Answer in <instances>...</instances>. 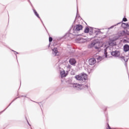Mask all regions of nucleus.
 <instances>
[{"label": "nucleus", "mask_w": 129, "mask_h": 129, "mask_svg": "<svg viewBox=\"0 0 129 129\" xmlns=\"http://www.w3.org/2000/svg\"><path fill=\"white\" fill-rule=\"evenodd\" d=\"M123 50L124 52H127L129 50V45L127 44H125L123 46Z\"/></svg>", "instance_id": "obj_15"}, {"label": "nucleus", "mask_w": 129, "mask_h": 129, "mask_svg": "<svg viewBox=\"0 0 129 129\" xmlns=\"http://www.w3.org/2000/svg\"><path fill=\"white\" fill-rule=\"evenodd\" d=\"M17 54H19V53L17 52Z\"/></svg>", "instance_id": "obj_25"}, {"label": "nucleus", "mask_w": 129, "mask_h": 129, "mask_svg": "<svg viewBox=\"0 0 129 129\" xmlns=\"http://www.w3.org/2000/svg\"><path fill=\"white\" fill-rule=\"evenodd\" d=\"M118 37L119 38V37H122V36H124V35H125V31H124V30L120 31L118 33Z\"/></svg>", "instance_id": "obj_13"}, {"label": "nucleus", "mask_w": 129, "mask_h": 129, "mask_svg": "<svg viewBox=\"0 0 129 129\" xmlns=\"http://www.w3.org/2000/svg\"><path fill=\"white\" fill-rule=\"evenodd\" d=\"M60 74L61 78L63 77H66L67 75H68V71H66L65 72L64 70L62 69L60 71Z\"/></svg>", "instance_id": "obj_6"}, {"label": "nucleus", "mask_w": 129, "mask_h": 129, "mask_svg": "<svg viewBox=\"0 0 129 129\" xmlns=\"http://www.w3.org/2000/svg\"><path fill=\"white\" fill-rule=\"evenodd\" d=\"M90 47H95V49H99V48H101L102 47H105V44H103L102 45V43L100 42H92V43H91L90 44Z\"/></svg>", "instance_id": "obj_2"}, {"label": "nucleus", "mask_w": 129, "mask_h": 129, "mask_svg": "<svg viewBox=\"0 0 129 129\" xmlns=\"http://www.w3.org/2000/svg\"><path fill=\"white\" fill-rule=\"evenodd\" d=\"M13 52H15V50H13Z\"/></svg>", "instance_id": "obj_23"}, {"label": "nucleus", "mask_w": 129, "mask_h": 129, "mask_svg": "<svg viewBox=\"0 0 129 129\" xmlns=\"http://www.w3.org/2000/svg\"><path fill=\"white\" fill-rule=\"evenodd\" d=\"M83 29V26L81 25H77L76 26V30H73L74 33H76V32H79V31H81Z\"/></svg>", "instance_id": "obj_7"}, {"label": "nucleus", "mask_w": 129, "mask_h": 129, "mask_svg": "<svg viewBox=\"0 0 129 129\" xmlns=\"http://www.w3.org/2000/svg\"><path fill=\"white\" fill-rule=\"evenodd\" d=\"M52 54L54 56H58L59 55V52H58L57 48H54L52 49Z\"/></svg>", "instance_id": "obj_12"}, {"label": "nucleus", "mask_w": 129, "mask_h": 129, "mask_svg": "<svg viewBox=\"0 0 129 129\" xmlns=\"http://www.w3.org/2000/svg\"><path fill=\"white\" fill-rule=\"evenodd\" d=\"M72 85L74 87V88H76V89H77L78 90L83 89L84 88V86L78 83L72 84Z\"/></svg>", "instance_id": "obj_4"}, {"label": "nucleus", "mask_w": 129, "mask_h": 129, "mask_svg": "<svg viewBox=\"0 0 129 129\" xmlns=\"http://www.w3.org/2000/svg\"><path fill=\"white\" fill-rule=\"evenodd\" d=\"M33 12H34L35 16H36V17H37V18H39V19H40V16H39V14H38V13H37V11H36V10H34Z\"/></svg>", "instance_id": "obj_16"}, {"label": "nucleus", "mask_w": 129, "mask_h": 129, "mask_svg": "<svg viewBox=\"0 0 129 129\" xmlns=\"http://www.w3.org/2000/svg\"><path fill=\"white\" fill-rule=\"evenodd\" d=\"M122 28L125 29V28H128L129 29V25L127 23H123L121 24Z\"/></svg>", "instance_id": "obj_14"}, {"label": "nucleus", "mask_w": 129, "mask_h": 129, "mask_svg": "<svg viewBox=\"0 0 129 129\" xmlns=\"http://www.w3.org/2000/svg\"><path fill=\"white\" fill-rule=\"evenodd\" d=\"M111 54L114 57H118L120 55V52L117 50L112 51Z\"/></svg>", "instance_id": "obj_8"}, {"label": "nucleus", "mask_w": 129, "mask_h": 129, "mask_svg": "<svg viewBox=\"0 0 129 129\" xmlns=\"http://www.w3.org/2000/svg\"><path fill=\"white\" fill-rule=\"evenodd\" d=\"M89 32V28L88 27L86 28V29L84 30L85 33H88Z\"/></svg>", "instance_id": "obj_19"}, {"label": "nucleus", "mask_w": 129, "mask_h": 129, "mask_svg": "<svg viewBox=\"0 0 129 129\" xmlns=\"http://www.w3.org/2000/svg\"><path fill=\"white\" fill-rule=\"evenodd\" d=\"M109 49V47H107L106 48H104V55L103 56H98V57H97V60L98 62H100L101 60H103L104 58H107V50Z\"/></svg>", "instance_id": "obj_3"}, {"label": "nucleus", "mask_w": 129, "mask_h": 129, "mask_svg": "<svg viewBox=\"0 0 129 129\" xmlns=\"http://www.w3.org/2000/svg\"><path fill=\"white\" fill-rule=\"evenodd\" d=\"M49 42H52V41H53V38H52V37H49Z\"/></svg>", "instance_id": "obj_22"}, {"label": "nucleus", "mask_w": 129, "mask_h": 129, "mask_svg": "<svg viewBox=\"0 0 129 129\" xmlns=\"http://www.w3.org/2000/svg\"><path fill=\"white\" fill-rule=\"evenodd\" d=\"M72 66L70 64H68L67 66V68L68 69V70H70V69H71L72 68Z\"/></svg>", "instance_id": "obj_20"}, {"label": "nucleus", "mask_w": 129, "mask_h": 129, "mask_svg": "<svg viewBox=\"0 0 129 129\" xmlns=\"http://www.w3.org/2000/svg\"><path fill=\"white\" fill-rule=\"evenodd\" d=\"M119 24H121V23H117V24H116L114 26H111L110 28H108L109 30L110 29H112V28H114V27H115V26H117V25H119Z\"/></svg>", "instance_id": "obj_18"}, {"label": "nucleus", "mask_w": 129, "mask_h": 129, "mask_svg": "<svg viewBox=\"0 0 129 129\" xmlns=\"http://www.w3.org/2000/svg\"><path fill=\"white\" fill-rule=\"evenodd\" d=\"M77 42L79 43H85L87 41L86 38H83L82 37H79L77 39Z\"/></svg>", "instance_id": "obj_9"}, {"label": "nucleus", "mask_w": 129, "mask_h": 129, "mask_svg": "<svg viewBox=\"0 0 129 129\" xmlns=\"http://www.w3.org/2000/svg\"><path fill=\"white\" fill-rule=\"evenodd\" d=\"M69 63L71 64V65L75 66V64H76V60H75L74 58H71L69 60Z\"/></svg>", "instance_id": "obj_11"}, {"label": "nucleus", "mask_w": 129, "mask_h": 129, "mask_svg": "<svg viewBox=\"0 0 129 129\" xmlns=\"http://www.w3.org/2000/svg\"><path fill=\"white\" fill-rule=\"evenodd\" d=\"M122 61H124V62H127V59H125V58L123 56H121L120 57Z\"/></svg>", "instance_id": "obj_17"}, {"label": "nucleus", "mask_w": 129, "mask_h": 129, "mask_svg": "<svg viewBox=\"0 0 129 129\" xmlns=\"http://www.w3.org/2000/svg\"><path fill=\"white\" fill-rule=\"evenodd\" d=\"M95 63H96V60L94 58H90L89 60V64L90 65H94Z\"/></svg>", "instance_id": "obj_10"}, {"label": "nucleus", "mask_w": 129, "mask_h": 129, "mask_svg": "<svg viewBox=\"0 0 129 129\" xmlns=\"http://www.w3.org/2000/svg\"><path fill=\"white\" fill-rule=\"evenodd\" d=\"M118 37L114 38L113 39H110L108 42L109 46H115L116 45V42H115L116 40H117Z\"/></svg>", "instance_id": "obj_5"}, {"label": "nucleus", "mask_w": 129, "mask_h": 129, "mask_svg": "<svg viewBox=\"0 0 129 129\" xmlns=\"http://www.w3.org/2000/svg\"><path fill=\"white\" fill-rule=\"evenodd\" d=\"M75 78L81 82H84L87 79V75L86 74H82L81 75L76 76Z\"/></svg>", "instance_id": "obj_1"}, {"label": "nucleus", "mask_w": 129, "mask_h": 129, "mask_svg": "<svg viewBox=\"0 0 129 129\" xmlns=\"http://www.w3.org/2000/svg\"><path fill=\"white\" fill-rule=\"evenodd\" d=\"M127 19H126V18H123V22H127Z\"/></svg>", "instance_id": "obj_21"}, {"label": "nucleus", "mask_w": 129, "mask_h": 129, "mask_svg": "<svg viewBox=\"0 0 129 129\" xmlns=\"http://www.w3.org/2000/svg\"><path fill=\"white\" fill-rule=\"evenodd\" d=\"M89 73H90V72H89Z\"/></svg>", "instance_id": "obj_26"}, {"label": "nucleus", "mask_w": 129, "mask_h": 129, "mask_svg": "<svg viewBox=\"0 0 129 129\" xmlns=\"http://www.w3.org/2000/svg\"><path fill=\"white\" fill-rule=\"evenodd\" d=\"M13 52H15V50H13Z\"/></svg>", "instance_id": "obj_24"}]
</instances>
